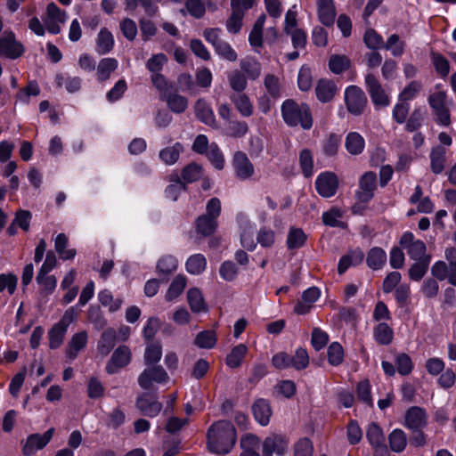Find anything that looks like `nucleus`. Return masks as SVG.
I'll return each instance as SVG.
<instances>
[{
  "mask_svg": "<svg viewBox=\"0 0 456 456\" xmlns=\"http://www.w3.org/2000/svg\"><path fill=\"white\" fill-rule=\"evenodd\" d=\"M220 28H206L203 36L213 45L216 54L222 59L233 62L238 59V54L228 42L220 37Z\"/></svg>",
  "mask_w": 456,
  "mask_h": 456,
  "instance_id": "7ed1b4c3",
  "label": "nucleus"
},
{
  "mask_svg": "<svg viewBox=\"0 0 456 456\" xmlns=\"http://www.w3.org/2000/svg\"><path fill=\"white\" fill-rule=\"evenodd\" d=\"M183 151V145L181 142H175L172 146L162 149L159 153V157L166 165L171 166L178 161L180 154Z\"/></svg>",
  "mask_w": 456,
  "mask_h": 456,
  "instance_id": "c756f323",
  "label": "nucleus"
},
{
  "mask_svg": "<svg viewBox=\"0 0 456 456\" xmlns=\"http://www.w3.org/2000/svg\"><path fill=\"white\" fill-rule=\"evenodd\" d=\"M363 41L366 46L371 50H377L384 47V40L382 37L373 28H368L363 36Z\"/></svg>",
  "mask_w": 456,
  "mask_h": 456,
  "instance_id": "5fc2aeb1",
  "label": "nucleus"
},
{
  "mask_svg": "<svg viewBox=\"0 0 456 456\" xmlns=\"http://www.w3.org/2000/svg\"><path fill=\"white\" fill-rule=\"evenodd\" d=\"M114 47L113 35L106 28H102L96 38V52L104 55L110 53Z\"/></svg>",
  "mask_w": 456,
  "mask_h": 456,
  "instance_id": "cd10ccee",
  "label": "nucleus"
},
{
  "mask_svg": "<svg viewBox=\"0 0 456 456\" xmlns=\"http://www.w3.org/2000/svg\"><path fill=\"white\" fill-rule=\"evenodd\" d=\"M231 100L243 117H250L253 114V105L245 94H233L231 96Z\"/></svg>",
  "mask_w": 456,
  "mask_h": 456,
  "instance_id": "4c0bfd02",
  "label": "nucleus"
},
{
  "mask_svg": "<svg viewBox=\"0 0 456 456\" xmlns=\"http://www.w3.org/2000/svg\"><path fill=\"white\" fill-rule=\"evenodd\" d=\"M208 448L216 454H226L236 443V430L227 420H219L212 424L207 432Z\"/></svg>",
  "mask_w": 456,
  "mask_h": 456,
  "instance_id": "f257e3e1",
  "label": "nucleus"
},
{
  "mask_svg": "<svg viewBox=\"0 0 456 456\" xmlns=\"http://www.w3.org/2000/svg\"><path fill=\"white\" fill-rule=\"evenodd\" d=\"M287 449L288 442L279 436L266 437L262 444L263 456H273V453L281 456Z\"/></svg>",
  "mask_w": 456,
  "mask_h": 456,
  "instance_id": "dca6fc26",
  "label": "nucleus"
},
{
  "mask_svg": "<svg viewBox=\"0 0 456 456\" xmlns=\"http://www.w3.org/2000/svg\"><path fill=\"white\" fill-rule=\"evenodd\" d=\"M315 188L321 196L324 198L332 197L338 188V178L332 172L322 173L315 181Z\"/></svg>",
  "mask_w": 456,
  "mask_h": 456,
  "instance_id": "9b49d317",
  "label": "nucleus"
},
{
  "mask_svg": "<svg viewBox=\"0 0 456 456\" xmlns=\"http://www.w3.org/2000/svg\"><path fill=\"white\" fill-rule=\"evenodd\" d=\"M169 182L171 183L166 188L165 193L167 198L175 201L181 191L186 189V185L177 174H171L169 175Z\"/></svg>",
  "mask_w": 456,
  "mask_h": 456,
  "instance_id": "e433bc0d",
  "label": "nucleus"
},
{
  "mask_svg": "<svg viewBox=\"0 0 456 456\" xmlns=\"http://www.w3.org/2000/svg\"><path fill=\"white\" fill-rule=\"evenodd\" d=\"M405 46V41L401 40L400 37L397 34L391 35L384 43V48L387 51H390L392 55L395 57H399L403 55L404 53Z\"/></svg>",
  "mask_w": 456,
  "mask_h": 456,
  "instance_id": "a18cd8bd",
  "label": "nucleus"
},
{
  "mask_svg": "<svg viewBox=\"0 0 456 456\" xmlns=\"http://www.w3.org/2000/svg\"><path fill=\"white\" fill-rule=\"evenodd\" d=\"M260 447L261 442L257 436L251 434L245 435L240 439V448L242 449L240 456H261Z\"/></svg>",
  "mask_w": 456,
  "mask_h": 456,
  "instance_id": "b1692460",
  "label": "nucleus"
},
{
  "mask_svg": "<svg viewBox=\"0 0 456 456\" xmlns=\"http://www.w3.org/2000/svg\"><path fill=\"white\" fill-rule=\"evenodd\" d=\"M240 71L248 79L256 80L261 75V64L253 57H245L240 61Z\"/></svg>",
  "mask_w": 456,
  "mask_h": 456,
  "instance_id": "c85d7f7f",
  "label": "nucleus"
},
{
  "mask_svg": "<svg viewBox=\"0 0 456 456\" xmlns=\"http://www.w3.org/2000/svg\"><path fill=\"white\" fill-rule=\"evenodd\" d=\"M364 257V254L361 249H355L343 256L338 263V272L343 274L351 265H359Z\"/></svg>",
  "mask_w": 456,
  "mask_h": 456,
  "instance_id": "473e14b6",
  "label": "nucleus"
},
{
  "mask_svg": "<svg viewBox=\"0 0 456 456\" xmlns=\"http://www.w3.org/2000/svg\"><path fill=\"white\" fill-rule=\"evenodd\" d=\"M306 241V235L302 229L290 228L288 238L287 246L289 249H297L305 245Z\"/></svg>",
  "mask_w": 456,
  "mask_h": 456,
  "instance_id": "09e8293b",
  "label": "nucleus"
},
{
  "mask_svg": "<svg viewBox=\"0 0 456 456\" xmlns=\"http://www.w3.org/2000/svg\"><path fill=\"white\" fill-rule=\"evenodd\" d=\"M415 261L416 262L410 267L408 273L410 279L419 281L424 277L428 269L430 256Z\"/></svg>",
  "mask_w": 456,
  "mask_h": 456,
  "instance_id": "de8ad7c7",
  "label": "nucleus"
},
{
  "mask_svg": "<svg viewBox=\"0 0 456 456\" xmlns=\"http://www.w3.org/2000/svg\"><path fill=\"white\" fill-rule=\"evenodd\" d=\"M264 84L266 91L272 97L278 98L281 96V85L277 77L273 74L266 75Z\"/></svg>",
  "mask_w": 456,
  "mask_h": 456,
  "instance_id": "0e129e2a",
  "label": "nucleus"
},
{
  "mask_svg": "<svg viewBox=\"0 0 456 456\" xmlns=\"http://www.w3.org/2000/svg\"><path fill=\"white\" fill-rule=\"evenodd\" d=\"M135 406L142 414L151 418L159 415L162 409V403L149 393L139 395L136 398Z\"/></svg>",
  "mask_w": 456,
  "mask_h": 456,
  "instance_id": "f8f14e48",
  "label": "nucleus"
},
{
  "mask_svg": "<svg viewBox=\"0 0 456 456\" xmlns=\"http://www.w3.org/2000/svg\"><path fill=\"white\" fill-rule=\"evenodd\" d=\"M24 53L23 45L16 40L15 35L12 31H5L0 37V56L8 59H17Z\"/></svg>",
  "mask_w": 456,
  "mask_h": 456,
  "instance_id": "6e6552de",
  "label": "nucleus"
},
{
  "mask_svg": "<svg viewBox=\"0 0 456 456\" xmlns=\"http://www.w3.org/2000/svg\"><path fill=\"white\" fill-rule=\"evenodd\" d=\"M338 87L332 80L321 79L315 87L318 100L322 102H330L337 94Z\"/></svg>",
  "mask_w": 456,
  "mask_h": 456,
  "instance_id": "5701e85b",
  "label": "nucleus"
},
{
  "mask_svg": "<svg viewBox=\"0 0 456 456\" xmlns=\"http://www.w3.org/2000/svg\"><path fill=\"white\" fill-rule=\"evenodd\" d=\"M162 99L166 101L168 109L176 114L184 112L188 107L187 98L174 90H166L162 94Z\"/></svg>",
  "mask_w": 456,
  "mask_h": 456,
  "instance_id": "6ab92c4d",
  "label": "nucleus"
},
{
  "mask_svg": "<svg viewBox=\"0 0 456 456\" xmlns=\"http://www.w3.org/2000/svg\"><path fill=\"white\" fill-rule=\"evenodd\" d=\"M345 102L348 112L354 116H361L368 100L364 92L358 86H350L345 92Z\"/></svg>",
  "mask_w": 456,
  "mask_h": 456,
  "instance_id": "20e7f679",
  "label": "nucleus"
},
{
  "mask_svg": "<svg viewBox=\"0 0 456 456\" xmlns=\"http://www.w3.org/2000/svg\"><path fill=\"white\" fill-rule=\"evenodd\" d=\"M319 20L327 27L335 21L336 9L333 0H316Z\"/></svg>",
  "mask_w": 456,
  "mask_h": 456,
  "instance_id": "a211bd4d",
  "label": "nucleus"
},
{
  "mask_svg": "<svg viewBox=\"0 0 456 456\" xmlns=\"http://www.w3.org/2000/svg\"><path fill=\"white\" fill-rule=\"evenodd\" d=\"M446 93L444 91L433 93L428 97V102L436 116V121L444 126L451 124L450 112L446 106Z\"/></svg>",
  "mask_w": 456,
  "mask_h": 456,
  "instance_id": "39448f33",
  "label": "nucleus"
},
{
  "mask_svg": "<svg viewBox=\"0 0 456 456\" xmlns=\"http://www.w3.org/2000/svg\"><path fill=\"white\" fill-rule=\"evenodd\" d=\"M431 170L434 174H440L444 169L446 161V150L443 146H436L430 153Z\"/></svg>",
  "mask_w": 456,
  "mask_h": 456,
  "instance_id": "72a5a7b5",
  "label": "nucleus"
},
{
  "mask_svg": "<svg viewBox=\"0 0 456 456\" xmlns=\"http://www.w3.org/2000/svg\"><path fill=\"white\" fill-rule=\"evenodd\" d=\"M67 330L56 323L48 332L49 346L52 349L58 348L63 342V338Z\"/></svg>",
  "mask_w": 456,
  "mask_h": 456,
  "instance_id": "3c124183",
  "label": "nucleus"
},
{
  "mask_svg": "<svg viewBox=\"0 0 456 456\" xmlns=\"http://www.w3.org/2000/svg\"><path fill=\"white\" fill-rule=\"evenodd\" d=\"M320 297V290L316 287L307 289L303 292L301 299L295 305V312L297 314H307L313 306V304Z\"/></svg>",
  "mask_w": 456,
  "mask_h": 456,
  "instance_id": "412c9836",
  "label": "nucleus"
},
{
  "mask_svg": "<svg viewBox=\"0 0 456 456\" xmlns=\"http://www.w3.org/2000/svg\"><path fill=\"white\" fill-rule=\"evenodd\" d=\"M186 286V278L183 275H176L171 282L167 294L165 296L167 301H173L178 297Z\"/></svg>",
  "mask_w": 456,
  "mask_h": 456,
  "instance_id": "37998d69",
  "label": "nucleus"
},
{
  "mask_svg": "<svg viewBox=\"0 0 456 456\" xmlns=\"http://www.w3.org/2000/svg\"><path fill=\"white\" fill-rule=\"evenodd\" d=\"M201 176V167L196 163H191L184 167L181 173V177L185 183H192L199 180Z\"/></svg>",
  "mask_w": 456,
  "mask_h": 456,
  "instance_id": "13d9d810",
  "label": "nucleus"
},
{
  "mask_svg": "<svg viewBox=\"0 0 456 456\" xmlns=\"http://www.w3.org/2000/svg\"><path fill=\"white\" fill-rule=\"evenodd\" d=\"M342 214L338 208H331L330 211L324 212L322 215V221L324 224L331 227H346V224L339 220Z\"/></svg>",
  "mask_w": 456,
  "mask_h": 456,
  "instance_id": "bf43d9fd",
  "label": "nucleus"
},
{
  "mask_svg": "<svg viewBox=\"0 0 456 456\" xmlns=\"http://www.w3.org/2000/svg\"><path fill=\"white\" fill-rule=\"evenodd\" d=\"M187 299L190 308L192 312L200 313L207 311V305L205 304L203 296L198 289H190L187 292Z\"/></svg>",
  "mask_w": 456,
  "mask_h": 456,
  "instance_id": "ea45409f",
  "label": "nucleus"
},
{
  "mask_svg": "<svg viewBox=\"0 0 456 456\" xmlns=\"http://www.w3.org/2000/svg\"><path fill=\"white\" fill-rule=\"evenodd\" d=\"M376 188V174L373 172H366L362 175L359 181V191L356 192L358 200L361 202H368L372 199Z\"/></svg>",
  "mask_w": 456,
  "mask_h": 456,
  "instance_id": "2eb2a0df",
  "label": "nucleus"
},
{
  "mask_svg": "<svg viewBox=\"0 0 456 456\" xmlns=\"http://www.w3.org/2000/svg\"><path fill=\"white\" fill-rule=\"evenodd\" d=\"M197 232L203 236H210L216 231L217 221L209 216L201 215L196 219Z\"/></svg>",
  "mask_w": 456,
  "mask_h": 456,
  "instance_id": "58836bf2",
  "label": "nucleus"
},
{
  "mask_svg": "<svg viewBox=\"0 0 456 456\" xmlns=\"http://www.w3.org/2000/svg\"><path fill=\"white\" fill-rule=\"evenodd\" d=\"M233 167L236 176L241 180L248 179L254 174V167L244 152L238 151L234 154Z\"/></svg>",
  "mask_w": 456,
  "mask_h": 456,
  "instance_id": "f3484780",
  "label": "nucleus"
},
{
  "mask_svg": "<svg viewBox=\"0 0 456 456\" xmlns=\"http://www.w3.org/2000/svg\"><path fill=\"white\" fill-rule=\"evenodd\" d=\"M393 330L385 322L379 323L374 330V338L380 345H388L393 339Z\"/></svg>",
  "mask_w": 456,
  "mask_h": 456,
  "instance_id": "8fccbe9b",
  "label": "nucleus"
},
{
  "mask_svg": "<svg viewBox=\"0 0 456 456\" xmlns=\"http://www.w3.org/2000/svg\"><path fill=\"white\" fill-rule=\"evenodd\" d=\"M217 341L216 334L212 330H203L197 334L194 338V345L199 348H213Z\"/></svg>",
  "mask_w": 456,
  "mask_h": 456,
  "instance_id": "a19ab883",
  "label": "nucleus"
},
{
  "mask_svg": "<svg viewBox=\"0 0 456 456\" xmlns=\"http://www.w3.org/2000/svg\"><path fill=\"white\" fill-rule=\"evenodd\" d=\"M248 352V347L244 344L235 346L231 353L225 358V363L230 368H238L241 365L244 357Z\"/></svg>",
  "mask_w": 456,
  "mask_h": 456,
  "instance_id": "c9c22d12",
  "label": "nucleus"
},
{
  "mask_svg": "<svg viewBox=\"0 0 456 456\" xmlns=\"http://www.w3.org/2000/svg\"><path fill=\"white\" fill-rule=\"evenodd\" d=\"M207 266L206 257L201 254L191 256L186 262V270L191 274H200Z\"/></svg>",
  "mask_w": 456,
  "mask_h": 456,
  "instance_id": "49530a36",
  "label": "nucleus"
},
{
  "mask_svg": "<svg viewBox=\"0 0 456 456\" xmlns=\"http://www.w3.org/2000/svg\"><path fill=\"white\" fill-rule=\"evenodd\" d=\"M54 428H51L43 435L36 433L28 436L23 445L22 452L25 456H31L38 450L43 449L52 439Z\"/></svg>",
  "mask_w": 456,
  "mask_h": 456,
  "instance_id": "9d476101",
  "label": "nucleus"
},
{
  "mask_svg": "<svg viewBox=\"0 0 456 456\" xmlns=\"http://www.w3.org/2000/svg\"><path fill=\"white\" fill-rule=\"evenodd\" d=\"M299 162L305 177H309L313 175V156L309 150L305 149L299 154Z\"/></svg>",
  "mask_w": 456,
  "mask_h": 456,
  "instance_id": "338daca9",
  "label": "nucleus"
},
{
  "mask_svg": "<svg viewBox=\"0 0 456 456\" xmlns=\"http://www.w3.org/2000/svg\"><path fill=\"white\" fill-rule=\"evenodd\" d=\"M281 115L284 122L289 126H300L303 129H310L313 126L310 108L305 103L299 104L292 99H288L281 105Z\"/></svg>",
  "mask_w": 456,
  "mask_h": 456,
  "instance_id": "f03ea898",
  "label": "nucleus"
},
{
  "mask_svg": "<svg viewBox=\"0 0 456 456\" xmlns=\"http://www.w3.org/2000/svg\"><path fill=\"white\" fill-rule=\"evenodd\" d=\"M405 425L411 430H419L427 425V415L420 407H411L405 414Z\"/></svg>",
  "mask_w": 456,
  "mask_h": 456,
  "instance_id": "aec40b11",
  "label": "nucleus"
},
{
  "mask_svg": "<svg viewBox=\"0 0 456 456\" xmlns=\"http://www.w3.org/2000/svg\"><path fill=\"white\" fill-rule=\"evenodd\" d=\"M364 139L356 132H351L346 135L345 146L347 151L353 155H359L364 149Z\"/></svg>",
  "mask_w": 456,
  "mask_h": 456,
  "instance_id": "f704fd0d",
  "label": "nucleus"
},
{
  "mask_svg": "<svg viewBox=\"0 0 456 456\" xmlns=\"http://www.w3.org/2000/svg\"><path fill=\"white\" fill-rule=\"evenodd\" d=\"M117 333L114 329L105 330L98 341L97 350L102 356L108 355L116 345Z\"/></svg>",
  "mask_w": 456,
  "mask_h": 456,
  "instance_id": "a878e982",
  "label": "nucleus"
},
{
  "mask_svg": "<svg viewBox=\"0 0 456 456\" xmlns=\"http://www.w3.org/2000/svg\"><path fill=\"white\" fill-rule=\"evenodd\" d=\"M348 58L343 55H333L330 59L329 66L333 73L340 74L349 68Z\"/></svg>",
  "mask_w": 456,
  "mask_h": 456,
  "instance_id": "e2e57ef3",
  "label": "nucleus"
},
{
  "mask_svg": "<svg viewBox=\"0 0 456 456\" xmlns=\"http://www.w3.org/2000/svg\"><path fill=\"white\" fill-rule=\"evenodd\" d=\"M68 237L64 233H60L55 239L54 248L60 257L63 260L72 259L76 256V249H67Z\"/></svg>",
  "mask_w": 456,
  "mask_h": 456,
  "instance_id": "79ce46f5",
  "label": "nucleus"
},
{
  "mask_svg": "<svg viewBox=\"0 0 456 456\" xmlns=\"http://www.w3.org/2000/svg\"><path fill=\"white\" fill-rule=\"evenodd\" d=\"M290 363L296 370L305 369L309 364V356L306 350L301 347L297 349L294 356H290Z\"/></svg>",
  "mask_w": 456,
  "mask_h": 456,
  "instance_id": "680f3d73",
  "label": "nucleus"
},
{
  "mask_svg": "<svg viewBox=\"0 0 456 456\" xmlns=\"http://www.w3.org/2000/svg\"><path fill=\"white\" fill-rule=\"evenodd\" d=\"M232 13L226 21V28L230 33L237 34L242 27V20L245 12L249 8L244 6V3L239 0H231Z\"/></svg>",
  "mask_w": 456,
  "mask_h": 456,
  "instance_id": "4468645a",
  "label": "nucleus"
},
{
  "mask_svg": "<svg viewBox=\"0 0 456 456\" xmlns=\"http://www.w3.org/2000/svg\"><path fill=\"white\" fill-rule=\"evenodd\" d=\"M177 268V261L174 256H166L160 258L157 265V269L164 274H170Z\"/></svg>",
  "mask_w": 456,
  "mask_h": 456,
  "instance_id": "774afa93",
  "label": "nucleus"
},
{
  "mask_svg": "<svg viewBox=\"0 0 456 456\" xmlns=\"http://www.w3.org/2000/svg\"><path fill=\"white\" fill-rule=\"evenodd\" d=\"M344 359V350L338 342H333L328 348V361L333 366L339 365Z\"/></svg>",
  "mask_w": 456,
  "mask_h": 456,
  "instance_id": "4d7b16f0",
  "label": "nucleus"
},
{
  "mask_svg": "<svg viewBox=\"0 0 456 456\" xmlns=\"http://www.w3.org/2000/svg\"><path fill=\"white\" fill-rule=\"evenodd\" d=\"M98 297L101 304L108 306L110 312L118 311L123 303L121 298H114L111 292L108 289L102 290Z\"/></svg>",
  "mask_w": 456,
  "mask_h": 456,
  "instance_id": "603ef678",
  "label": "nucleus"
},
{
  "mask_svg": "<svg viewBox=\"0 0 456 456\" xmlns=\"http://www.w3.org/2000/svg\"><path fill=\"white\" fill-rule=\"evenodd\" d=\"M87 343V333L83 330L72 336L69 343L67 355L69 359L73 360L77 356L80 350L86 347Z\"/></svg>",
  "mask_w": 456,
  "mask_h": 456,
  "instance_id": "7c9ffc66",
  "label": "nucleus"
},
{
  "mask_svg": "<svg viewBox=\"0 0 456 456\" xmlns=\"http://www.w3.org/2000/svg\"><path fill=\"white\" fill-rule=\"evenodd\" d=\"M366 437L374 450V456H387V448L382 428L376 422H371L366 430Z\"/></svg>",
  "mask_w": 456,
  "mask_h": 456,
  "instance_id": "1a4fd4ad",
  "label": "nucleus"
},
{
  "mask_svg": "<svg viewBox=\"0 0 456 456\" xmlns=\"http://www.w3.org/2000/svg\"><path fill=\"white\" fill-rule=\"evenodd\" d=\"M431 61L435 67L436 71L443 77H446L450 71L449 61L441 54L436 52H431Z\"/></svg>",
  "mask_w": 456,
  "mask_h": 456,
  "instance_id": "864d4df0",
  "label": "nucleus"
},
{
  "mask_svg": "<svg viewBox=\"0 0 456 456\" xmlns=\"http://www.w3.org/2000/svg\"><path fill=\"white\" fill-rule=\"evenodd\" d=\"M167 372L159 365H152L143 370L138 377V384L142 389H151L152 383H167Z\"/></svg>",
  "mask_w": 456,
  "mask_h": 456,
  "instance_id": "0eeeda50",
  "label": "nucleus"
},
{
  "mask_svg": "<svg viewBox=\"0 0 456 456\" xmlns=\"http://www.w3.org/2000/svg\"><path fill=\"white\" fill-rule=\"evenodd\" d=\"M365 84L370 97L376 107L380 108L389 105V97L375 75L371 73L367 74Z\"/></svg>",
  "mask_w": 456,
  "mask_h": 456,
  "instance_id": "423d86ee",
  "label": "nucleus"
},
{
  "mask_svg": "<svg viewBox=\"0 0 456 456\" xmlns=\"http://www.w3.org/2000/svg\"><path fill=\"white\" fill-rule=\"evenodd\" d=\"M247 77L240 70H233L228 77L230 86L239 94L247 87Z\"/></svg>",
  "mask_w": 456,
  "mask_h": 456,
  "instance_id": "6e6d98bb",
  "label": "nucleus"
},
{
  "mask_svg": "<svg viewBox=\"0 0 456 456\" xmlns=\"http://www.w3.org/2000/svg\"><path fill=\"white\" fill-rule=\"evenodd\" d=\"M329 341L328 334L320 328H314L312 331L311 344L316 351L322 349Z\"/></svg>",
  "mask_w": 456,
  "mask_h": 456,
  "instance_id": "69168bd1",
  "label": "nucleus"
},
{
  "mask_svg": "<svg viewBox=\"0 0 456 456\" xmlns=\"http://www.w3.org/2000/svg\"><path fill=\"white\" fill-rule=\"evenodd\" d=\"M366 263L372 270L381 269L387 263L385 250L379 247L372 248L367 254Z\"/></svg>",
  "mask_w": 456,
  "mask_h": 456,
  "instance_id": "2f4dec72",
  "label": "nucleus"
},
{
  "mask_svg": "<svg viewBox=\"0 0 456 456\" xmlns=\"http://www.w3.org/2000/svg\"><path fill=\"white\" fill-rule=\"evenodd\" d=\"M162 355V350L159 344L149 345L144 353V362L148 365H154L157 363Z\"/></svg>",
  "mask_w": 456,
  "mask_h": 456,
  "instance_id": "052dcab7",
  "label": "nucleus"
},
{
  "mask_svg": "<svg viewBox=\"0 0 456 456\" xmlns=\"http://www.w3.org/2000/svg\"><path fill=\"white\" fill-rule=\"evenodd\" d=\"M389 446L395 452H403L407 444L405 433L401 429L393 430L388 436Z\"/></svg>",
  "mask_w": 456,
  "mask_h": 456,
  "instance_id": "c03bdc74",
  "label": "nucleus"
},
{
  "mask_svg": "<svg viewBox=\"0 0 456 456\" xmlns=\"http://www.w3.org/2000/svg\"><path fill=\"white\" fill-rule=\"evenodd\" d=\"M131 361V351L126 346H119L112 354L106 364L109 374L116 373L119 369L126 366Z\"/></svg>",
  "mask_w": 456,
  "mask_h": 456,
  "instance_id": "ddd939ff",
  "label": "nucleus"
},
{
  "mask_svg": "<svg viewBox=\"0 0 456 456\" xmlns=\"http://www.w3.org/2000/svg\"><path fill=\"white\" fill-rule=\"evenodd\" d=\"M252 411L256 420L262 426L269 423L272 410L269 403L265 399L256 400L252 405Z\"/></svg>",
  "mask_w": 456,
  "mask_h": 456,
  "instance_id": "393cba45",
  "label": "nucleus"
},
{
  "mask_svg": "<svg viewBox=\"0 0 456 456\" xmlns=\"http://www.w3.org/2000/svg\"><path fill=\"white\" fill-rule=\"evenodd\" d=\"M196 117L207 126L217 127L214 112L204 99H199L194 105Z\"/></svg>",
  "mask_w": 456,
  "mask_h": 456,
  "instance_id": "4be33fe9",
  "label": "nucleus"
},
{
  "mask_svg": "<svg viewBox=\"0 0 456 456\" xmlns=\"http://www.w3.org/2000/svg\"><path fill=\"white\" fill-rule=\"evenodd\" d=\"M118 66V61L115 58H103L102 59L96 69L97 79L100 82H104L110 79V75L114 72Z\"/></svg>",
  "mask_w": 456,
  "mask_h": 456,
  "instance_id": "bb28decb",
  "label": "nucleus"
}]
</instances>
